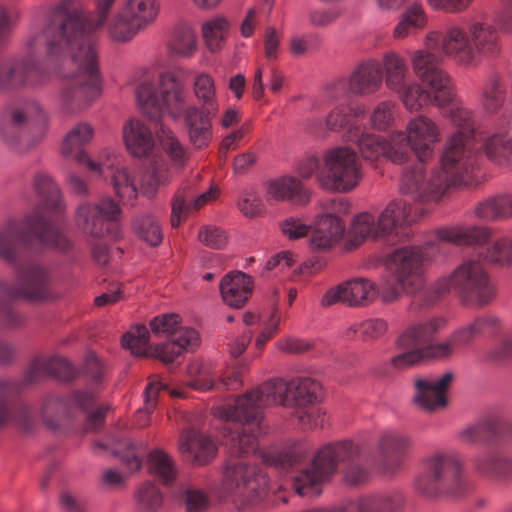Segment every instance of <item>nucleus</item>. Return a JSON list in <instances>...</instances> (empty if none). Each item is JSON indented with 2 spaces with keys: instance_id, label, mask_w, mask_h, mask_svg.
Returning <instances> with one entry per match:
<instances>
[{
  "instance_id": "obj_1",
  "label": "nucleus",
  "mask_w": 512,
  "mask_h": 512,
  "mask_svg": "<svg viewBox=\"0 0 512 512\" xmlns=\"http://www.w3.org/2000/svg\"><path fill=\"white\" fill-rule=\"evenodd\" d=\"M117 0H95V13L86 12L80 0H62L43 23L31 26L23 59L0 64V88L11 90L44 83L45 61L63 78L58 94L59 113L76 115L102 93L97 42L107 25L109 38L125 43L155 21L156 0H125L111 14Z\"/></svg>"
},
{
  "instance_id": "obj_2",
  "label": "nucleus",
  "mask_w": 512,
  "mask_h": 512,
  "mask_svg": "<svg viewBox=\"0 0 512 512\" xmlns=\"http://www.w3.org/2000/svg\"><path fill=\"white\" fill-rule=\"evenodd\" d=\"M446 113L456 127L446 143L439 168L427 171L424 162L432 156L434 146L440 140V130L436 122L425 115L412 118L406 132L392 134V162H406L411 152L419 163L406 168L400 181V192L418 203H436L442 199L450 187L461 185L477 164V154L471 151L474 134L472 113L456 98Z\"/></svg>"
},
{
  "instance_id": "obj_3",
  "label": "nucleus",
  "mask_w": 512,
  "mask_h": 512,
  "mask_svg": "<svg viewBox=\"0 0 512 512\" xmlns=\"http://www.w3.org/2000/svg\"><path fill=\"white\" fill-rule=\"evenodd\" d=\"M320 384L310 377L289 381L271 379L258 388L238 397L233 404L223 405L215 414L227 422L226 442L234 457H245L258 451V438L265 432L263 408L281 405L293 408V417L303 428L322 425L323 412L315 404L320 399Z\"/></svg>"
},
{
  "instance_id": "obj_4",
  "label": "nucleus",
  "mask_w": 512,
  "mask_h": 512,
  "mask_svg": "<svg viewBox=\"0 0 512 512\" xmlns=\"http://www.w3.org/2000/svg\"><path fill=\"white\" fill-rule=\"evenodd\" d=\"M194 94L200 106L186 107L183 82L171 71L159 75L158 89L143 81L136 90V98L144 115L150 120H160L164 114L173 119L183 117L190 143L196 149L209 145L212 139V118L219 111V101L213 78L205 73L194 80Z\"/></svg>"
},
{
  "instance_id": "obj_5",
  "label": "nucleus",
  "mask_w": 512,
  "mask_h": 512,
  "mask_svg": "<svg viewBox=\"0 0 512 512\" xmlns=\"http://www.w3.org/2000/svg\"><path fill=\"white\" fill-rule=\"evenodd\" d=\"M438 42V33L429 32L424 47L410 54L413 72L422 85L413 79L405 58L398 52L390 50L382 56V82L385 81L387 89L397 95L410 112H418L429 104L446 108L456 98L454 81L433 52Z\"/></svg>"
},
{
  "instance_id": "obj_6",
  "label": "nucleus",
  "mask_w": 512,
  "mask_h": 512,
  "mask_svg": "<svg viewBox=\"0 0 512 512\" xmlns=\"http://www.w3.org/2000/svg\"><path fill=\"white\" fill-rule=\"evenodd\" d=\"M308 452L306 442H297L273 459V464L278 468L298 471L293 478V487L300 496H318L321 493L320 485L336 473L340 464L343 465L342 475L346 485L359 487L369 480V470L361 462V448L353 441L328 443L319 449L310 465L302 466Z\"/></svg>"
},
{
  "instance_id": "obj_7",
  "label": "nucleus",
  "mask_w": 512,
  "mask_h": 512,
  "mask_svg": "<svg viewBox=\"0 0 512 512\" xmlns=\"http://www.w3.org/2000/svg\"><path fill=\"white\" fill-rule=\"evenodd\" d=\"M418 218L406 200L390 201L379 215L362 212L356 215L345 232L341 218L331 213L318 216L310 245L315 250L327 251L344 240L346 250L358 248L366 240H381L394 245L408 237L407 227Z\"/></svg>"
},
{
  "instance_id": "obj_8",
  "label": "nucleus",
  "mask_w": 512,
  "mask_h": 512,
  "mask_svg": "<svg viewBox=\"0 0 512 512\" xmlns=\"http://www.w3.org/2000/svg\"><path fill=\"white\" fill-rule=\"evenodd\" d=\"M77 374V370L65 358L53 356L32 362L21 382L14 379H0V427L13 424L22 431H31L36 425L32 407L25 403L13 404V400L22 388L37 383L47 376L70 382L77 377Z\"/></svg>"
},
{
  "instance_id": "obj_9",
  "label": "nucleus",
  "mask_w": 512,
  "mask_h": 512,
  "mask_svg": "<svg viewBox=\"0 0 512 512\" xmlns=\"http://www.w3.org/2000/svg\"><path fill=\"white\" fill-rule=\"evenodd\" d=\"M94 136L93 127L87 122L76 124L65 136L62 154L85 165L90 171L110 178L115 195L123 205L134 206L138 188L134 176L125 164L122 155L104 151L98 161L92 160L84 150Z\"/></svg>"
},
{
  "instance_id": "obj_10",
  "label": "nucleus",
  "mask_w": 512,
  "mask_h": 512,
  "mask_svg": "<svg viewBox=\"0 0 512 512\" xmlns=\"http://www.w3.org/2000/svg\"><path fill=\"white\" fill-rule=\"evenodd\" d=\"M454 291L461 303L484 307L496 295L495 286L483 264L476 259H466L448 276H442L426 287L419 296L424 307H431Z\"/></svg>"
},
{
  "instance_id": "obj_11",
  "label": "nucleus",
  "mask_w": 512,
  "mask_h": 512,
  "mask_svg": "<svg viewBox=\"0 0 512 512\" xmlns=\"http://www.w3.org/2000/svg\"><path fill=\"white\" fill-rule=\"evenodd\" d=\"M35 243L61 252L71 248L70 240L39 211L26 215L22 222L10 220L0 227V258L12 267L20 262L21 249Z\"/></svg>"
},
{
  "instance_id": "obj_12",
  "label": "nucleus",
  "mask_w": 512,
  "mask_h": 512,
  "mask_svg": "<svg viewBox=\"0 0 512 512\" xmlns=\"http://www.w3.org/2000/svg\"><path fill=\"white\" fill-rule=\"evenodd\" d=\"M446 320L434 317L409 326L397 339V346L405 352L392 358L395 368L405 369L424 360H443L451 356V345L433 343L435 335L444 329Z\"/></svg>"
},
{
  "instance_id": "obj_13",
  "label": "nucleus",
  "mask_w": 512,
  "mask_h": 512,
  "mask_svg": "<svg viewBox=\"0 0 512 512\" xmlns=\"http://www.w3.org/2000/svg\"><path fill=\"white\" fill-rule=\"evenodd\" d=\"M424 254L419 247L408 246L394 250L385 260L387 270L396 284L383 291L382 299L392 302L399 298L400 292L414 295L410 309L425 308L419 300L424 288Z\"/></svg>"
},
{
  "instance_id": "obj_14",
  "label": "nucleus",
  "mask_w": 512,
  "mask_h": 512,
  "mask_svg": "<svg viewBox=\"0 0 512 512\" xmlns=\"http://www.w3.org/2000/svg\"><path fill=\"white\" fill-rule=\"evenodd\" d=\"M95 403L96 394L89 389L75 390L68 397L49 393L41 402L40 417L48 427L55 429L64 419L83 413L87 415L86 431H97L103 426L109 407L99 406L92 411Z\"/></svg>"
},
{
  "instance_id": "obj_15",
  "label": "nucleus",
  "mask_w": 512,
  "mask_h": 512,
  "mask_svg": "<svg viewBox=\"0 0 512 512\" xmlns=\"http://www.w3.org/2000/svg\"><path fill=\"white\" fill-rule=\"evenodd\" d=\"M415 487L423 495L441 493L461 495L468 489L462 463L452 453H437L423 462L422 471L415 478Z\"/></svg>"
},
{
  "instance_id": "obj_16",
  "label": "nucleus",
  "mask_w": 512,
  "mask_h": 512,
  "mask_svg": "<svg viewBox=\"0 0 512 512\" xmlns=\"http://www.w3.org/2000/svg\"><path fill=\"white\" fill-rule=\"evenodd\" d=\"M223 487L233 493V501L239 510L258 507L267 496L268 478L255 464L232 459L227 463Z\"/></svg>"
},
{
  "instance_id": "obj_17",
  "label": "nucleus",
  "mask_w": 512,
  "mask_h": 512,
  "mask_svg": "<svg viewBox=\"0 0 512 512\" xmlns=\"http://www.w3.org/2000/svg\"><path fill=\"white\" fill-rule=\"evenodd\" d=\"M491 230L481 226L453 227L437 231V242L455 245L476 246L478 254L485 260L501 265L512 262V238L504 236L492 243Z\"/></svg>"
},
{
  "instance_id": "obj_18",
  "label": "nucleus",
  "mask_w": 512,
  "mask_h": 512,
  "mask_svg": "<svg viewBox=\"0 0 512 512\" xmlns=\"http://www.w3.org/2000/svg\"><path fill=\"white\" fill-rule=\"evenodd\" d=\"M44 119L41 105L33 99L17 100L7 104L0 115V139L15 153L31 148L25 140L30 126Z\"/></svg>"
},
{
  "instance_id": "obj_19",
  "label": "nucleus",
  "mask_w": 512,
  "mask_h": 512,
  "mask_svg": "<svg viewBox=\"0 0 512 512\" xmlns=\"http://www.w3.org/2000/svg\"><path fill=\"white\" fill-rule=\"evenodd\" d=\"M153 121L155 122V120ZM156 136L171 163V168L163 161L151 163L142 182L143 192L149 196L154 194L160 185H165L170 181L173 175L172 170L177 172L182 170L190 159L188 148L180 142L172 130L163 124H157Z\"/></svg>"
},
{
  "instance_id": "obj_20",
  "label": "nucleus",
  "mask_w": 512,
  "mask_h": 512,
  "mask_svg": "<svg viewBox=\"0 0 512 512\" xmlns=\"http://www.w3.org/2000/svg\"><path fill=\"white\" fill-rule=\"evenodd\" d=\"M362 178L360 163L354 150L337 147L324 155V168L317 175L319 184L328 191L349 192Z\"/></svg>"
},
{
  "instance_id": "obj_21",
  "label": "nucleus",
  "mask_w": 512,
  "mask_h": 512,
  "mask_svg": "<svg viewBox=\"0 0 512 512\" xmlns=\"http://www.w3.org/2000/svg\"><path fill=\"white\" fill-rule=\"evenodd\" d=\"M15 282L0 279L1 295L29 301H45L52 298V276L49 269L37 262L17 263L13 266Z\"/></svg>"
},
{
  "instance_id": "obj_22",
  "label": "nucleus",
  "mask_w": 512,
  "mask_h": 512,
  "mask_svg": "<svg viewBox=\"0 0 512 512\" xmlns=\"http://www.w3.org/2000/svg\"><path fill=\"white\" fill-rule=\"evenodd\" d=\"M121 216L119 204L111 197L101 198L97 203H83L76 210V223L85 233L93 237L117 236L115 223Z\"/></svg>"
},
{
  "instance_id": "obj_23",
  "label": "nucleus",
  "mask_w": 512,
  "mask_h": 512,
  "mask_svg": "<svg viewBox=\"0 0 512 512\" xmlns=\"http://www.w3.org/2000/svg\"><path fill=\"white\" fill-rule=\"evenodd\" d=\"M436 32L439 35V42L436 48L433 49L435 55L436 50L439 49L442 55L451 58L461 66L470 67L475 65L470 27L452 25L443 34Z\"/></svg>"
},
{
  "instance_id": "obj_24",
  "label": "nucleus",
  "mask_w": 512,
  "mask_h": 512,
  "mask_svg": "<svg viewBox=\"0 0 512 512\" xmlns=\"http://www.w3.org/2000/svg\"><path fill=\"white\" fill-rule=\"evenodd\" d=\"M377 285L366 278H353L329 290L322 298L324 306H330L338 301L349 306H365L378 296Z\"/></svg>"
},
{
  "instance_id": "obj_25",
  "label": "nucleus",
  "mask_w": 512,
  "mask_h": 512,
  "mask_svg": "<svg viewBox=\"0 0 512 512\" xmlns=\"http://www.w3.org/2000/svg\"><path fill=\"white\" fill-rule=\"evenodd\" d=\"M453 379L452 372H446L440 377H417L414 380V402L427 411L446 407L447 391Z\"/></svg>"
},
{
  "instance_id": "obj_26",
  "label": "nucleus",
  "mask_w": 512,
  "mask_h": 512,
  "mask_svg": "<svg viewBox=\"0 0 512 512\" xmlns=\"http://www.w3.org/2000/svg\"><path fill=\"white\" fill-rule=\"evenodd\" d=\"M476 135V131L474 130V134L471 137V151L478 156L477 164L469 171L467 174L469 177H467L461 185L468 183L472 178L471 173L478 167L481 159L480 149L484 152L485 156L496 165L506 166L512 162V138L509 136L505 126H502L498 131L485 137L479 147H476L475 144Z\"/></svg>"
},
{
  "instance_id": "obj_27",
  "label": "nucleus",
  "mask_w": 512,
  "mask_h": 512,
  "mask_svg": "<svg viewBox=\"0 0 512 512\" xmlns=\"http://www.w3.org/2000/svg\"><path fill=\"white\" fill-rule=\"evenodd\" d=\"M347 80L348 91L354 96L367 97L377 93L382 87L380 62L373 58L359 62Z\"/></svg>"
},
{
  "instance_id": "obj_28",
  "label": "nucleus",
  "mask_w": 512,
  "mask_h": 512,
  "mask_svg": "<svg viewBox=\"0 0 512 512\" xmlns=\"http://www.w3.org/2000/svg\"><path fill=\"white\" fill-rule=\"evenodd\" d=\"M179 451L185 460L196 465H205L215 457L217 447L208 435L188 427L180 435Z\"/></svg>"
},
{
  "instance_id": "obj_29",
  "label": "nucleus",
  "mask_w": 512,
  "mask_h": 512,
  "mask_svg": "<svg viewBox=\"0 0 512 512\" xmlns=\"http://www.w3.org/2000/svg\"><path fill=\"white\" fill-rule=\"evenodd\" d=\"M34 188L41 196L44 207L33 212H41L60 231V216L65 211V204L58 186L45 172H37L34 176Z\"/></svg>"
},
{
  "instance_id": "obj_30",
  "label": "nucleus",
  "mask_w": 512,
  "mask_h": 512,
  "mask_svg": "<svg viewBox=\"0 0 512 512\" xmlns=\"http://www.w3.org/2000/svg\"><path fill=\"white\" fill-rule=\"evenodd\" d=\"M364 116L365 111L359 106L337 105L327 115L325 126L330 131L342 132L345 140L349 141L358 135Z\"/></svg>"
},
{
  "instance_id": "obj_31",
  "label": "nucleus",
  "mask_w": 512,
  "mask_h": 512,
  "mask_svg": "<svg viewBox=\"0 0 512 512\" xmlns=\"http://www.w3.org/2000/svg\"><path fill=\"white\" fill-rule=\"evenodd\" d=\"M218 197V189L211 187L208 191L196 195L190 188H181L172 202L171 224L178 227L192 211L202 208Z\"/></svg>"
},
{
  "instance_id": "obj_32",
  "label": "nucleus",
  "mask_w": 512,
  "mask_h": 512,
  "mask_svg": "<svg viewBox=\"0 0 512 512\" xmlns=\"http://www.w3.org/2000/svg\"><path fill=\"white\" fill-rule=\"evenodd\" d=\"M252 288V278L241 271L228 273L220 282L223 301L233 308H241L248 301Z\"/></svg>"
},
{
  "instance_id": "obj_33",
  "label": "nucleus",
  "mask_w": 512,
  "mask_h": 512,
  "mask_svg": "<svg viewBox=\"0 0 512 512\" xmlns=\"http://www.w3.org/2000/svg\"><path fill=\"white\" fill-rule=\"evenodd\" d=\"M199 334L193 328H181L168 341L155 346L154 357L164 363L173 362L184 350H193L199 345Z\"/></svg>"
},
{
  "instance_id": "obj_34",
  "label": "nucleus",
  "mask_w": 512,
  "mask_h": 512,
  "mask_svg": "<svg viewBox=\"0 0 512 512\" xmlns=\"http://www.w3.org/2000/svg\"><path fill=\"white\" fill-rule=\"evenodd\" d=\"M123 138L127 150L134 157H147L155 146L150 128L139 119H131L124 125Z\"/></svg>"
},
{
  "instance_id": "obj_35",
  "label": "nucleus",
  "mask_w": 512,
  "mask_h": 512,
  "mask_svg": "<svg viewBox=\"0 0 512 512\" xmlns=\"http://www.w3.org/2000/svg\"><path fill=\"white\" fill-rule=\"evenodd\" d=\"M241 371L231 369L223 376H218L208 368L198 369V374L191 380L190 385L200 391L235 390L242 385Z\"/></svg>"
},
{
  "instance_id": "obj_36",
  "label": "nucleus",
  "mask_w": 512,
  "mask_h": 512,
  "mask_svg": "<svg viewBox=\"0 0 512 512\" xmlns=\"http://www.w3.org/2000/svg\"><path fill=\"white\" fill-rule=\"evenodd\" d=\"M473 40L475 65L482 56L496 55L500 50L499 33L496 28L488 23H474L470 26Z\"/></svg>"
},
{
  "instance_id": "obj_37",
  "label": "nucleus",
  "mask_w": 512,
  "mask_h": 512,
  "mask_svg": "<svg viewBox=\"0 0 512 512\" xmlns=\"http://www.w3.org/2000/svg\"><path fill=\"white\" fill-rule=\"evenodd\" d=\"M266 195L268 199L275 201H296L304 204L308 201V192L302 183L291 176H283L271 180L267 184Z\"/></svg>"
},
{
  "instance_id": "obj_38",
  "label": "nucleus",
  "mask_w": 512,
  "mask_h": 512,
  "mask_svg": "<svg viewBox=\"0 0 512 512\" xmlns=\"http://www.w3.org/2000/svg\"><path fill=\"white\" fill-rule=\"evenodd\" d=\"M358 135L355 139H350L349 142L357 144L362 157L368 161H376L381 157H387L392 161V135L389 142H386L382 137L364 132L361 127L358 130Z\"/></svg>"
},
{
  "instance_id": "obj_39",
  "label": "nucleus",
  "mask_w": 512,
  "mask_h": 512,
  "mask_svg": "<svg viewBox=\"0 0 512 512\" xmlns=\"http://www.w3.org/2000/svg\"><path fill=\"white\" fill-rule=\"evenodd\" d=\"M410 438L401 432L385 431L378 442V452L384 464H398L400 458L410 448Z\"/></svg>"
},
{
  "instance_id": "obj_40",
  "label": "nucleus",
  "mask_w": 512,
  "mask_h": 512,
  "mask_svg": "<svg viewBox=\"0 0 512 512\" xmlns=\"http://www.w3.org/2000/svg\"><path fill=\"white\" fill-rule=\"evenodd\" d=\"M475 215L484 221H500L512 218V195L498 194L480 201Z\"/></svg>"
},
{
  "instance_id": "obj_41",
  "label": "nucleus",
  "mask_w": 512,
  "mask_h": 512,
  "mask_svg": "<svg viewBox=\"0 0 512 512\" xmlns=\"http://www.w3.org/2000/svg\"><path fill=\"white\" fill-rule=\"evenodd\" d=\"M148 468L162 484L171 485L177 476L173 459L163 450L155 449L148 455Z\"/></svg>"
},
{
  "instance_id": "obj_42",
  "label": "nucleus",
  "mask_w": 512,
  "mask_h": 512,
  "mask_svg": "<svg viewBox=\"0 0 512 512\" xmlns=\"http://www.w3.org/2000/svg\"><path fill=\"white\" fill-rule=\"evenodd\" d=\"M197 36L194 29L186 24L176 27L169 43L170 52L181 58H190L197 51Z\"/></svg>"
},
{
  "instance_id": "obj_43",
  "label": "nucleus",
  "mask_w": 512,
  "mask_h": 512,
  "mask_svg": "<svg viewBox=\"0 0 512 512\" xmlns=\"http://www.w3.org/2000/svg\"><path fill=\"white\" fill-rule=\"evenodd\" d=\"M401 500L391 494H371L357 499L353 506L358 512H396L400 508Z\"/></svg>"
},
{
  "instance_id": "obj_44",
  "label": "nucleus",
  "mask_w": 512,
  "mask_h": 512,
  "mask_svg": "<svg viewBox=\"0 0 512 512\" xmlns=\"http://www.w3.org/2000/svg\"><path fill=\"white\" fill-rule=\"evenodd\" d=\"M501 432V424L495 418H488L474 426L464 429L460 433V439L464 443L477 444L489 441Z\"/></svg>"
},
{
  "instance_id": "obj_45",
  "label": "nucleus",
  "mask_w": 512,
  "mask_h": 512,
  "mask_svg": "<svg viewBox=\"0 0 512 512\" xmlns=\"http://www.w3.org/2000/svg\"><path fill=\"white\" fill-rule=\"evenodd\" d=\"M506 98V88L502 78L491 75L482 90L481 102L486 111L494 113L502 106Z\"/></svg>"
},
{
  "instance_id": "obj_46",
  "label": "nucleus",
  "mask_w": 512,
  "mask_h": 512,
  "mask_svg": "<svg viewBox=\"0 0 512 512\" xmlns=\"http://www.w3.org/2000/svg\"><path fill=\"white\" fill-rule=\"evenodd\" d=\"M476 467L487 476H508L512 473V460L499 454H488L476 461Z\"/></svg>"
},
{
  "instance_id": "obj_47",
  "label": "nucleus",
  "mask_w": 512,
  "mask_h": 512,
  "mask_svg": "<svg viewBox=\"0 0 512 512\" xmlns=\"http://www.w3.org/2000/svg\"><path fill=\"white\" fill-rule=\"evenodd\" d=\"M134 232L151 246L162 241V232L157 220L151 215H139L132 222Z\"/></svg>"
},
{
  "instance_id": "obj_48",
  "label": "nucleus",
  "mask_w": 512,
  "mask_h": 512,
  "mask_svg": "<svg viewBox=\"0 0 512 512\" xmlns=\"http://www.w3.org/2000/svg\"><path fill=\"white\" fill-rule=\"evenodd\" d=\"M138 507L144 512H158L163 504V495L151 481L143 482L135 492Z\"/></svg>"
},
{
  "instance_id": "obj_49",
  "label": "nucleus",
  "mask_w": 512,
  "mask_h": 512,
  "mask_svg": "<svg viewBox=\"0 0 512 512\" xmlns=\"http://www.w3.org/2000/svg\"><path fill=\"white\" fill-rule=\"evenodd\" d=\"M228 27V21L224 17H216L203 24L202 35L210 51L215 52L221 48Z\"/></svg>"
},
{
  "instance_id": "obj_50",
  "label": "nucleus",
  "mask_w": 512,
  "mask_h": 512,
  "mask_svg": "<svg viewBox=\"0 0 512 512\" xmlns=\"http://www.w3.org/2000/svg\"><path fill=\"white\" fill-rule=\"evenodd\" d=\"M398 112L397 104L392 100L379 102L370 115V123L377 130H386L391 127Z\"/></svg>"
},
{
  "instance_id": "obj_51",
  "label": "nucleus",
  "mask_w": 512,
  "mask_h": 512,
  "mask_svg": "<svg viewBox=\"0 0 512 512\" xmlns=\"http://www.w3.org/2000/svg\"><path fill=\"white\" fill-rule=\"evenodd\" d=\"M122 345L135 355H147L150 350L149 331L144 325H136L122 337Z\"/></svg>"
},
{
  "instance_id": "obj_52",
  "label": "nucleus",
  "mask_w": 512,
  "mask_h": 512,
  "mask_svg": "<svg viewBox=\"0 0 512 512\" xmlns=\"http://www.w3.org/2000/svg\"><path fill=\"white\" fill-rule=\"evenodd\" d=\"M387 329V322L381 318L367 319L351 327V330L363 341L376 340L382 337L386 333Z\"/></svg>"
},
{
  "instance_id": "obj_53",
  "label": "nucleus",
  "mask_w": 512,
  "mask_h": 512,
  "mask_svg": "<svg viewBox=\"0 0 512 512\" xmlns=\"http://www.w3.org/2000/svg\"><path fill=\"white\" fill-rule=\"evenodd\" d=\"M0 294H2L0 292ZM19 298H10L0 295V325L6 328L20 327L25 319L24 317L12 306V302Z\"/></svg>"
},
{
  "instance_id": "obj_54",
  "label": "nucleus",
  "mask_w": 512,
  "mask_h": 512,
  "mask_svg": "<svg viewBox=\"0 0 512 512\" xmlns=\"http://www.w3.org/2000/svg\"><path fill=\"white\" fill-rule=\"evenodd\" d=\"M151 330L154 334H165L171 338L172 334L178 332L183 326H180V317L177 314H162L154 317L150 322Z\"/></svg>"
},
{
  "instance_id": "obj_55",
  "label": "nucleus",
  "mask_w": 512,
  "mask_h": 512,
  "mask_svg": "<svg viewBox=\"0 0 512 512\" xmlns=\"http://www.w3.org/2000/svg\"><path fill=\"white\" fill-rule=\"evenodd\" d=\"M161 390H167L172 396L182 397V393L170 390L169 387L159 380L151 381L145 388V407L138 410L140 417L148 415L156 406L157 395Z\"/></svg>"
},
{
  "instance_id": "obj_56",
  "label": "nucleus",
  "mask_w": 512,
  "mask_h": 512,
  "mask_svg": "<svg viewBox=\"0 0 512 512\" xmlns=\"http://www.w3.org/2000/svg\"><path fill=\"white\" fill-rule=\"evenodd\" d=\"M282 234L289 240H297L305 237L311 226L304 222L302 218L290 216L279 223Z\"/></svg>"
},
{
  "instance_id": "obj_57",
  "label": "nucleus",
  "mask_w": 512,
  "mask_h": 512,
  "mask_svg": "<svg viewBox=\"0 0 512 512\" xmlns=\"http://www.w3.org/2000/svg\"><path fill=\"white\" fill-rule=\"evenodd\" d=\"M341 13L335 7L329 8H313L308 12L309 24L316 28H326L333 24Z\"/></svg>"
},
{
  "instance_id": "obj_58",
  "label": "nucleus",
  "mask_w": 512,
  "mask_h": 512,
  "mask_svg": "<svg viewBox=\"0 0 512 512\" xmlns=\"http://www.w3.org/2000/svg\"><path fill=\"white\" fill-rule=\"evenodd\" d=\"M199 241L212 249H221L227 243V235L222 229L206 225L203 226L198 233Z\"/></svg>"
},
{
  "instance_id": "obj_59",
  "label": "nucleus",
  "mask_w": 512,
  "mask_h": 512,
  "mask_svg": "<svg viewBox=\"0 0 512 512\" xmlns=\"http://www.w3.org/2000/svg\"><path fill=\"white\" fill-rule=\"evenodd\" d=\"M238 207L245 216L255 217L262 212L263 202L256 191L249 189L243 192Z\"/></svg>"
},
{
  "instance_id": "obj_60",
  "label": "nucleus",
  "mask_w": 512,
  "mask_h": 512,
  "mask_svg": "<svg viewBox=\"0 0 512 512\" xmlns=\"http://www.w3.org/2000/svg\"><path fill=\"white\" fill-rule=\"evenodd\" d=\"M400 17L418 31L424 29L428 22L427 14L420 2L408 5Z\"/></svg>"
},
{
  "instance_id": "obj_61",
  "label": "nucleus",
  "mask_w": 512,
  "mask_h": 512,
  "mask_svg": "<svg viewBox=\"0 0 512 512\" xmlns=\"http://www.w3.org/2000/svg\"><path fill=\"white\" fill-rule=\"evenodd\" d=\"M187 512H204L209 506L207 495L201 490L188 487L183 492Z\"/></svg>"
},
{
  "instance_id": "obj_62",
  "label": "nucleus",
  "mask_w": 512,
  "mask_h": 512,
  "mask_svg": "<svg viewBox=\"0 0 512 512\" xmlns=\"http://www.w3.org/2000/svg\"><path fill=\"white\" fill-rule=\"evenodd\" d=\"M276 347L287 354H302L312 349L313 344L303 338L285 336L276 342Z\"/></svg>"
},
{
  "instance_id": "obj_63",
  "label": "nucleus",
  "mask_w": 512,
  "mask_h": 512,
  "mask_svg": "<svg viewBox=\"0 0 512 512\" xmlns=\"http://www.w3.org/2000/svg\"><path fill=\"white\" fill-rule=\"evenodd\" d=\"M280 322L281 317L279 309L278 307H274L269 320L265 324V327L256 338L255 345L257 349L262 350L265 344L278 332Z\"/></svg>"
},
{
  "instance_id": "obj_64",
  "label": "nucleus",
  "mask_w": 512,
  "mask_h": 512,
  "mask_svg": "<svg viewBox=\"0 0 512 512\" xmlns=\"http://www.w3.org/2000/svg\"><path fill=\"white\" fill-rule=\"evenodd\" d=\"M84 373L92 383H100L105 374V367L100 359L93 353L86 356Z\"/></svg>"
}]
</instances>
